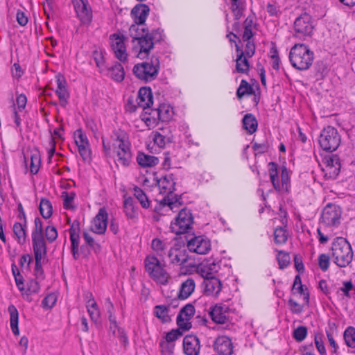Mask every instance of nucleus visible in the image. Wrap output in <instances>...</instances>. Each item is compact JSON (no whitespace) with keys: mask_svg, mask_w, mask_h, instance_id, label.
<instances>
[{"mask_svg":"<svg viewBox=\"0 0 355 355\" xmlns=\"http://www.w3.org/2000/svg\"><path fill=\"white\" fill-rule=\"evenodd\" d=\"M159 70V60L157 57L153 56L150 60L135 64L132 71L138 79L150 82L157 78Z\"/></svg>","mask_w":355,"mask_h":355,"instance_id":"obj_5","label":"nucleus"},{"mask_svg":"<svg viewBox=\"0 0 355 355\" xmlns=\"http://www.w3.org/2000/svg\"><path fill=\"white\" fill-rule=\"evenodd\" d=\"M57 89L55 94L59 98L60 105L62 107H65L68 103V98H69V93L67 89V82L64 77L58 73L55 76Z\"/></svg>","mask_w":355,"mask_h":355,"instance_id":"obj_25","label":"nucleus"},{"mask_svg":"<svg viewBox=\"0 0 355 355\" xmlns=\"http://www.w3.org/2000/svg\"><path fill=\"white\" fill-rule=\"evenodd\" d=\"M269 175L274 189L277 191H287L288 184L290 180L289 172L286 167L284 166L281 171V183L279 182L277 164L274 162L269 164Z\"/></svg>","mask_w":355,"mask_h":355,"instance_id":"obj_13","label":"nucleus"},{"mask_svg":"<svg viewBox=\"0 0 355 355\" xmlns=\"http://www.w3.org/2000/svg\"><path fill=\"white\" fill-rule=\"evenodd\" d=\"M253 92L252 86L245 80H242L236 91V96L241 98L245 94H251Z\"/></svg>","mask_w":355,"mask_h":355,"instance_id":"obj_50","label":"nucleus"},{"mask_svg":"<svg viewBox=\"0 0 355 355\" xmlns=\"http://www.w3.org/2000/svg\"><path fill=\"white\" fill-rule=\"evenodd\" d=\"M149 11L150 9L146 4L135 6L131 11V15L134 17V22L145 24Z\"/></svg>","mask_w":355,"mask_h":355,"instance_id":"obj_32","label":"nucleus"},{"mask_svg":"<svg viewBox=\"0 0 355 355\" xmlns=\"http://www.w3.org/2000/svg\"><path fill=\"white\" fill-rule=\"evenodd\" d=\"M163 31L160 28L147 31L143 37L132 40V50L135 55L140 59L147 58L154 49L155 44L162 40Z\"/></svg>","mask_w":355,"mask_h":355,"instance_id":"obj_1","label":"nucleus"},{"mask_svg":"<svg viewBox=\"0 0 355 355\" xmlns=\"http://www.w3.org/2000/svg\"><path fill=\"white\" fill-rule=\"evenodd\" d=\"M127 37L121 32L111 34L109 36L110 45L115 58L122 63L128 61V55L125 41Z\"/></svg>","mask_w":355,"mask_h":355,"instance_id":"obj_10","label":"nucleus"},{"mask_svg":"<svg viewBox=\"0 0 355 355\" xmlns=\"http://www.w3.org/2000/svg\"><path fill=\"white\" fill-rule=\"evenodd\" d=\"M342 211L336 205L329 203L323 209L320 223L327 227H337L340 223Z\"/></svg>","mask_w":355,"mask_h":355,"instance_id":"obj_12","label":"nucleus"},{"mask_svg":"<svg viewBox=\"0 0 355 355\" xmlns=\"http://www.w3.org/2000/svg\"><path fill=\"white\" fill-rule=\"evenodd\" d=\"M183 350L187 355H198L200 350L199 338L194 335H187L183 339Z\"/></svg>","mask_w":355,"mask_h":355,"instance_id":"obj_26","label":"nucleus"},{"mask_svg":"<svg viewBox=\"0 0 355 355\" xmlns=\"http://www.w3.org/2000/svg\"><path fill=\"white\" fill-rule=\"evenodd\" d=\"M288 304L291 311L295 314H300L303 311V306L297 303L293 299H289Z\"/></svg>","mask_w":355,"mask_h":355,"instance_id":"obj_62","label":"nucleus"},{"mask_svg":"<svg viewBox=\"0 0 355 355\" xmlns=\"http://www.w3.org/2000/svg\"><path fill=\"white\" fill-rule=\"evenodd\" d=\"M145 269L148 275L157 283L166 284L170 277L160 261L155 255H148L144 261Z\"/></svg>","mask_w":355,"mask_h":355,"instance_id":"obj_6","label":"nucleus"},{"mask_svg":"<svg viewBox=\"0 0 355 355\" xmlns=\"http://www.w3.org/2000/svg\"><path fill=\"white\" fill-rule=\"evenodd\" d=\"M313 58V52L304 44H296L290 51L289 60L292 66L300 71L309 69Z\"/></svg>","mask_w":355,"mask_h":355,"instance_id":"obj_2","label":"nucleus"},{"mask_svg":"<svg viewBox=\"0 0 355 355\" xmlns=\"http://www.w3.org/2000/svg\"><path fill=\"white\" fill-rule=\"evenodd\" d=\"M76 194L73 192L63 191L61 197L63 199V206L66 209H73L75 208L73 206V200Z\"/></svg>","mask_w":355,"mask_h":355,"instance_id":"obj_51","label":"nucleus"},{"mask_svg":"<svg viewBox=\"0 0 355 355\" xmlns=\"http://www.w3.org/2000/svg\"><path fill=\"white\" fill-rule=\"evenodd\" d=\"M40 286L36 279H29L24 286V290L21 291L23 298L28 301L31 302L32 298L31 295L32 294H37L40 292Z\"/></svg>","mask_w":355,"mask_h":355,"instance_id":"obj_31","label":"nucleus"},{"mask_svg":"<svg viewBox=\"0 0 355 355\" xmlns=\"http://www.w3.org/2000/svg\"><path fill=\"white\" fill-rule=\"evenodd\" d=\"M26 223L22 225L21 223H15L13 225V232L19 244H24L26 242Z\"/></svg>","mask_w":355,"mask_h":355,"instance_id":"obj_41","label":"nucleus"},{"mask_svg":"<svg viewBox=\"0 0 355 355\" xmlns=\"http://www.w3.org/2000/svg\"><path fill=\"white\" fill-rule=\"evenodd\" d=\"M57 302V295L55 293L47 295L42 301V306L44 309H51Z\"/></svg>","mask_w":355,"mask_h":355,"instance_id":"obj_54","label":"nucleus"},{"mask_svg":"<svg viewBox=\"0 0 355 355\" xmlns=\"http://www.w3.org/2000/svg\"><path fill=\"white\" fill-rule=\"evenodd\" d=\"M134 196L140 202L143 208L147 209L150 207V201L141 189L135 187L134 188Z\"/></svg>","mask_w":355,"mask_h":355,"instance_id":"obj_47","label":"nucleus"},{"mask_svg":"<svg viewBox=\"0 0 355 355\" xmlns=\"http://www.w3.org/2000/svg\"><path fill=\"white\" fill-rule=\"evenodd\" d=\"M344 340L345 344L352 348H355V328L348 327L344 332Z\"/></svg>","mask_w":355,"mask_h":355,"instance_id":"obj_48","label":"nucleus"},{"mask_svg":"<svg viewBox=\"0 0 355 355\" xmlns=\"http://www.w3.org/2000/svg\"><path fill=\"white\" fill-rule=\"evenodd\" d=\"M153 116L156 114L158 119L162 121H168L173 117V112L168 105H161L157 109L152 110Z\"/></svg>","mask_w":355,"mask_h":355,"instance_id":"obj_34","label":"nucleus"},{"mask_svg":"<svg viewBox=\"0 0 355 355\" xmlns=\"http://www.w3.org/2000/svg\"><path fill=\"white\" fill-rule=\"evenodd\" d=\"M76 17L81 24H89L92 21V10L87 0H73Z\"/></svg>","mask_w":355,"mask_h":355,"instance_id":"obj_14","label":"nucleus"},{"mask_svg":"<svg viewBox=\"0 0 355 355\" xmlns=\"http://www.w3.org/2000/svg\"><path fill=\"white\" fill-rule=\"evenodd\" d=\"M314 29L313 21L307 13L302 14L294 21L293 36L299 40H306L311 37Z\"/></svg>","mask_w":355,"mask_h":355,"instance_id":"obj_9","label":"nucleus"},{"mask_svg":"<svg viewBox=\"0 0 355 355\" xmlns=\"http://www.w3.org/2000/svg\"><path fill=\"white\" fill-rule=\"evenodd\" d=\"M45 236L49 242L52 243L58 237V232L54 226L49 225L45 228Z\"/></svg>","mask_w":355,"mask_h":355,"instance_id":"obj_60","label":"nucleus"},{"mask_svg":"<svg viewBox=\"0 0 355 355\" xmlns=\"http://www.w3.org/2000/svg\"><path fill=\"white\" fill-rule=\"evenodd\" d=\"M149 31L145 28V24H138L134 22L128 29V36L132 38V40H136L147 34Z\"/></svg>","mask_w":355,"mask_h":355,"instance_id":"obj_36","label":"nucleus"},{"mask_svg":"<svg viewBox=\"0 0 355 355\" xmlns=\"http://www.w3.org/2000/svg\"><path fill=\"white\" fill-rule=\"evenodd\" d=\"M93 58L97 67L101 68L104 66L105 58L102 51H94L93 52Z\"/></svg>","mask_w":355,"mask_h":355,"instance_id":"obj_64","label":"nucleus"},{"mask_svg":"<svg viewBox=\"0 0 355 355\" xmlns=\"http://www.w3.org/2000/svg\"><path fill=\"white\" fill-rule=\"evenodd\" d=\"M34 225H35V227H34V229L32 232V236H43V225H42V221L41 220V218H40L39 217H37L35 218V221H34Z\"/></svg>","mask_w":355,"mask_h":355,"instance_id":"obj_61","label":"nucleus"},{"mask_svg":"<svg viewBox=\"0 0 355 355\" xmlns=\"http://www.w3.org/2000/svg\"><path fill=\"white\" fill-rule=\"evenodd\" d=\"M8 311L10 315V328L15 336H18L19 334V330L18 327V323H19V313L13 304H10L8 307Z\"/></svg>","mask_w":355,"mask_h":355,"instance_id":"obj_35","label":"nucleus"},{"mask_svg":"<svg viewBox=\"0 0 355 355\" xmlns=\"http://www.w3.org/2000/svg\"><path fill=\"white\" fill-rule=\"evenodd\" d=\"M193 216L189 210L182 209L174 222L171 224V229L175 234H184L191 227Z\"/></svg>","mask_w":355,"mask_h":355,"instance_id":"obj_11","label":"nucleus"},{"mask_svg":"<svg viewBox=\"0 0 355 355\" xmlns=\"http://www.w3.org/2000/svg\"><path fill=\"white\" fill-rule=\"evenodd\" d=\"M331 255L335 264L345 268L352 261L353 252L349 243L344 238L338 237L332 243Z\"/></svg>","mask_w":355,"mask_h":355,"instance_id":"obj_4","label":"nucleus"},{"mask_svg":"<svg viewBox=\"0 0 355 355\" xmlns=\"http://www.w3.org/2000/svg\"><path fill=\"white\" fill-rule=\"evenodd\" d=\"M40 211L44 218H49L52 216L53 208L51 202L46 198H42L40 203Z\"/></svg>","mask_w":355,"mask_h":355,"instance_id":"obj_44","label":"nucleus"},{"mask_svg":"<svg viewBox=\"0 0 355 355\" xmlns=\"http://www.w3.org/2000/svg\"><path fill=\"white\" fill-rule=\"evenodd\" d=\"M151 248L157 256L162 257L165 254L166 245L159 239H154L152 241Z\"/></svg>","mask_w":355,"mask_h":355,"instance_id":"obj_45","label":"nucleus"},{"mask_svg":"<svg viewBox=\"0 0 355 355\" xmlns=\"http://www.w3.org/2000/svg\"><path fill=\"white\" fill-rule=\"evenodd\" d=\"M196 287L195 281L192 278H187L180 287L178 297L180 300L187 299L194 291Z\"/></svg>","mask_w":355,"mask_h":355,"instance_id":"obj_33","label":"nucleus"},{"mask_svg":"<svg viewBox=\"0 0 355 355\" xmlns=\"http://www.w3.org/2000/svg\"><path fill=\"white\" fill-rule=\"evenodd\" d=\"M167 257L170 263L176 266H182L189 259L187 250L180 248H171L168 252Z\"/></svg>","mask_w":355,"mask_h":355,"instance_id":"obj_23","label":"nucleus"},{"mask_svg":"<svg viewBox=\"0 0 355 355\" xmlns=\"http://www.w3.org/2000/svg\"><path fill=\"white\" fill-rule=\"evenodd\" d=\"M340 162L337 155L326 156L323 159L322 172L326 179H335L340 170Z\"/></svg>","mask_w":355,"mask_h":355,"instance_id":"obj_15","label":"nucleus"},{"mask_svg":"<svg viewBox=\"0 0 355 355\" xmlns=\"http://www.w3.org/2000/svg\"><path fill=\"white\" fill-rule=\"evenodd\" d=\"M228 310L225 305L216 304L211 308L209 315L216 323L225 324L228 320Z\"/></svg>","mask_w":355,"mask_h":355,"instance_id":"obj_28","label":"nucleus"},{"mask_svg":"<svg viewBox=\"0 0 355 355\" xmlns=\"http://www.w3.org/2000/svg\"><path fill=\"white\" fill-rule=\"evenodd\" d=\"M108 214L105 208H101L92 221L90 229L97 234H105L107 227Z\"/></svg>","mask_w":355,"mask_h":355,"instance_id":"obj_19","label":"nucleus"},{"mask_svg":"<svg viewBox=\"0 0 355 355\" xmlns=\"http://www.w3.org/2000/svg\"><path fill=\"white\" fill-rule=\"evenodd\" d=\"M137 161L139 165L142 167H153L156 166L159 162L157 157L153 155H146L143 153L138 154Z\"/></svg>","mask_w":355,"mask_h":355,"instance_id":"obj_38","label":"nucleus"},{"mask_svg":"<svg viewBox=\"0 0 355 355\" xmlns=\"http://www.w3.org/2000/svg\"><path fill=\"white\" fill-rule=\"evenodd\" d=\"M80 223L74 220L69 229L70 241L71 243V253L74 259H78L80 257L79 253V239H80Z\"/></svg>","mask_w":355,"mask_h":355,"instance_id":"obj_20","label":"nucleus"},{"mask_svg":"<svg viewBox=\"0 0 355 355\" xmlns=\"http://www.w3.org/2000/svg\"><path fill=\"white\" fill-rule=\"evenodd\" d=\"M195 313V308L191 304H188L184 306L180 311L177 316V324L180 329L187 331L191 329V324L190 320L192 318Z\"/></svg>","mask_w":355,"mask_h":355,"instance_id":"obj_18","label":"nucleus"},{"mask_svg":"<svg viewBox=\"0 0 355 355\" xmlns=\"http://www.w3.org/2000/svg\"><path fill=\"white\" fill-rule=\"evenodd\" d=\"M124 211L128 218H135L137 216V207L135 205L134 199L128 197L123 202Z\"/></svg>","mask_w":355,"mask_h":355,"instance_id":"obj_40","label":"nucleus"},{"mask_svg":"<svg viewBox=\"0 0 355 355\" xmlns=\"http://www.w3.org/2000/svg\"><path fill=\"white\" fill-rule=\"evenodd\" d=\"M202 286L204 293L213 297H217L222 288L220 280L216 277L204 278Z\"/></svg>","mask_w":355,"mask_h":355,"instance_id":"obj_22","label":"nucleus"},{"mask_svg":"<svg viewBox=\"0 0 355 355\" xmlns=\"http://www.w3.org/2000/svg\"><path fill=\"white\" fill-rule=\"evenodd\" d=\"M40 166V155L38 152L33 153L31 156L30 171L33 174H36Z\"/></svg>","mask_w":355,"mask_h":355,"instance_id":"obj_52","label":"nucleus"},{"mask_svg":"<svg viewBox=\"0 0 355 355\" xmlns=\"http://www.w3.org/2000/svg\"><path fill=\"white\" fill-rule=\"evenodd\" d=\"M152 137L154 144L161 148H164L166 143L169 141L168 137L162 135L159 132H153Z\"/></svg>","mask_w":355,"mask_h":355,"instance_id":"obj_53","label":"nucleus"},{"mask_svg":"<svg viewBox=\"0 0 355 355\" xmlns=\"http://www.w3.org/2000/svg\"><path fill=\"white\" fill-rule=\"evenodd\" d=\"M236 71L240 73L248 74L250 71V64L248 58L239 44H236Z\"/></svg>","mask_w":355,"mask_h":355,"instance_id":"obj_24","label":"nucleus"},{"mask_svg":"<svg viewBox=\"0 0 355 355\" xmlns=\"http://www.w3.org/2000/svg\"><path fill=\"white\" fill-rule=\"evenodd\" d=\"M180 329H181L180 328L176 329H172L171 331L168 332L166 334L164 340L168 343H174L175 341L179 338H180L183 334L182 331Z\"/></svg>","mask_w":355,"mask_h":355,"instance_id":"obj_57","label":"nucleus"},{"mask_svg":"<svg viewBox=\"0 0 355 355\" xmlns=\"http://www.w3.org/2000/svg\"><path fill=\"white\" fill-rule=\"evenodd\" d=\"M214 348L218 355H232L234 346L229 337L220 336L215 340Z\"/></svg>","mask_w":355,"mask_h":355,"instance_id":"obj_21","label":"nucleus"},{"mask_svg":"<svg viewBox=\"0 0 355 355\" xmlns=\"http://www.w3.org/2000/svg\"><path fill=\"white\" fill-rule=\"evenodd\" d=\"M73 137L82 159L84 161H89L91 158L92 151L86 134L81 129H78L74 132Z\"/></svg>","mask_w":355,"mask_h":355,"instance_id":"obj_16","label":"nucleus"},{"mask_svg":"<svg viewBox=\"0 0 355 355\" xmlns=\"http://www.w3.org/2000/svg\"><path fill=\"white\" fill-rule=\"evenodd\" d=\"M157 185L160 193L167 195V196L164 197L161 200L160 205L163 207L167 206L171 210H173L178 206V204H180L177 199L173 200V199L171 198L169 196L175 191V182H174L173 175H168L160 178L157 181Z\"/></svg>","mask_w":355,"mask_h":355,"instance_id":"obj_7","label":"nucleus"},{"mask_svg":"<svg viewBox=\"0 0 355 355\" xmlns=\"http://www.w3.org/2000/svg\"><path fill=\"white\" fill-rule=\"evenodd\" d=\"M154 314L162 322H167L169 320L168 309L165 305H157L154 309Z\"/></svg>","mask_w":355,"mask_h":355,"instance_id":"obj_49","label":"nucleus"},{"mask_svg":"<svg viewBox=\"0 0 355 355\" xmlns=\"http://www.w3.org/2000/svg\"><path fill=\"white\" fill-rule=\"evenodd\" d=\"M219 269L220 265L218 263L207 261L198 266V272L203 278L213 277Z\"/></svg>","mask_w":355,"mask_h":355,"instance_id":"obj_30","label":"nucleus"},{"mask_svg":"<svg viewBox=\"0 0 355 355\" xmlns=\"http://www.w3.org/2000/svg\"><path fill=\"white\" fill-rule=\"evenodd\" d=\"M246 42L245 45V49L243 50V53H245L247 57L252 58L255 53L256 46L254 42L253 38L250 40H245Z\"/></svg>","mask_w":355,"mask_h":355,"instance_id":"obj_58","label":"nucleus"},{"mask_svg":"<svg viewBox=\"0 0 355 355\" xmlns=\"http://www.w3.org/2000/svg\"><path fill=\"white\" fill-rule=\"evenodd\" d=\"M112 144L114 152L116 154L117 162L123 166L129 165L132 154L130 144L126 134L121 130L114 132L112 137Z\"/></svg>","mask_w":355,"mask_h":355,"instance_id":"obj_3","label":"nucleus"},{"mask_svg":"<svg viewBox=\"0 0 355 355\" xmlns=\"http://www.w3.org/2000/svg\"><path fill=\"white\" fill-rule=\"evenodd\" d=\"M279 268L283 269L288 266L290 263V256L289 254L279 250L277 256Z\"/></svg>","mask_w":355,"mask_h":355,"instance_id":"obj_55","label":"nucleus"},{"mask_svg":"<svg viewBox=\"0 0 355 355\" xmlns=\"http://www.w3.org/2000/svg\"><path fill=\"white\" fill-rule=\"evenodd\" d=\"M318 265L322 271L327 270L329 266V257L325 254H320L318 257Z\"/></svg>","mask_w":355,"mask_h":355,"instance_id":"obj_63","label":"nucleus"},{"mask_svg":"<svg viewBox=\"0 0 355 355\" xmlns=\"http://www.w3.org/2000/svg\"><path fill=\"white\" fill-rule=\"evenodd\" d=\"M318 141L320 147L324 150L332 152L340 146L341 138L335 128L327 126L321 131Z\"/></svg>","mask_w":355,"mask_h":355,"instance_id":"obj_8","label":"nucleus"},{"mask_svg":"<svg viewBox=\"0 0 355 355\" xmlns=\"http://www.w3.org/2000/svg\"><path fill=\"white\" fill-rule=\"evenodd\" d=\"M307 336V328L304 326L297 327L293 333L294 339L298 342L304 340Z\"/></svg>","mask_w":355,"mask_h":355,"instance_id":"obj_56","label":"nucleus"},{"mask_svg":"<svg viewBox=\"0 0 355 355\" xmlns=\"http://www.w3.org/2000/svg\"><path fill=\"white\" fill-rule=\"evenodd\" d=\"M254 16L249 15L243 23L244 31L242 35L243 41L245 40L252 39L254 35L253 30L255 28V24L254 23Z\"/></svg>","mask_w":355,"mask_h":355,"instance_id":"obj_37","label":"nucleus"},{"mask_svg":"<svg viewBox=\"0 0 355 355\" xmlns=\"http://www.w3.org/2000/svg\"><path fill=\"white\" fill-rule=\"evenodd\" d=\"M187 248L189 251L200 254H205L211 250L210 241L203 236H193L188 240Z\"/></svg>","mask_w":355,"mask_h":355,"instance_id":"obj_17","label":"nucleus"},{"mask_svg":"<svg viewBox=\"0 0 355 355\" xmlns=\"http://www.w3.org/2000/svg\"><path fill=\"white\" fill-rule=\"evenodd\" d=\"M159 347L162 355H173L175 343H171L165 340H162L159 343Z\"/></svg>","mask_w":355,"mask_h":355,"instance_id":"obj_59","label":"nucleus"},{"mask_svg":"<svg viewBox=\"0 0 355 355\" xmlns=\"http://www.w3.org/2000/svg\"><path fill=\"white\" fill-rule=\"evenodd\" d=\"M87 309L92 320H94V322L98 321L100 318L101 313L98 305L94 298L88 300Z\"/></svg>","mask_w":355,"mask_h":355,"instance_id":"obj_43","label":"nucleus"},{"mask_svg":"<svg viewBox=\"0 0 355 355\" xmlns=\"http://www.w3.org/2000/svg\"><path fill=\"white\" fill-rule=\"evenodd\" d=\"M275 242L277 245L284 244L288 239V233L284 227H277L274 231Z\"/></svg>","mask_w":355,"mask_h":355,"instance_id":"obj_46","label":"nucleus"},{"mask_svg":"<svg viewBox=\"0 0 355 355\" xmlns=\"http://www.w3.org/2000/svg\"><path fill=\"white\" fill-rule=\"evenodd\" d=\"M243 126L249 134L255 132L258 126L256 117L252 114H245L243 119Z\"/></svg>","mask_w":355,"mask_h":355,"instance_id":"obj_39","label":"nucleus"},{"mask_svg":"<svg viewBox=\"0 0 355 355\" xmlns=\"http://www.w3.org/2000/svg\"><path fill=\"white\" fill-rule=\"evenodd\" d=\"M32 242L35 259H44L46 255V245L44 235L32 236Z\"/></svg>","mask_w":355,"mask_h":355,"instance_id":"obj_29","label":"nucleus"},{"mask_svg":"<svg viewBox=\"0 0 355 355\" xmlns=\"http://www.w3.org/2000/svg\"><path fill=\"white\" fill-rule=\"evenodd\" d=\"M136 101L139 107L149 110L153 103L151 89L149 87H141L138 92Z\"/></svg>","mask_w":355,"mask_h":355,"instance_id":"obj_27","label":"nucleus"},{"mask_svg":"<svg viewBox=\"0 0 355 355\" xmlns=\"http://www.w3.org/2000/svg\"><path fill=\"white\" fill-rule=\"evenodd\" d=\"M111 78L117 82H121L125 77L123 67L121 63L116 62L110 69Z\"/></svg>","mask_w":355,"mask_h":355,"instance_id":"obj_42","label":"nucleus"}]
</instances>
